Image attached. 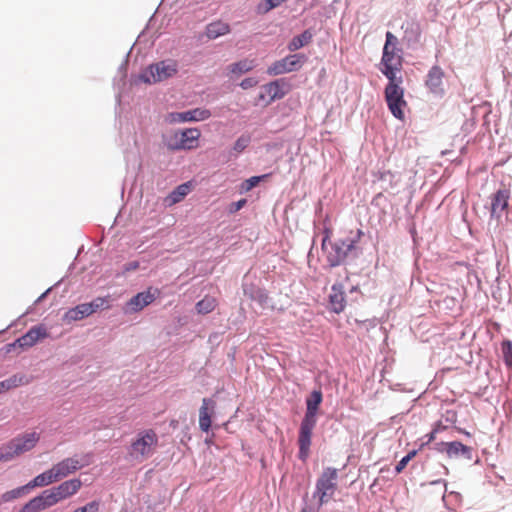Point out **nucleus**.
<instances>
[{
  "instance_id": "nucleus-1",
  "label": "nucleus",
  "mask_w": 512,
  "mask_h": 512,
  "mask_svg": "<svg viewBox=\"0 0 512 512\" xmlns=\"http://www.w3.org/2000/svg\"><path fill=\"white\" fill-rule=\"evenodd\" d=\"M322 403L323 393L320 388L313 389L305 398V414L298 431V458L303 462L309 457L312 433L317 424Z\"/></svg>"
},
{
  "instance_id": "nucleus-2",
  "label": "nucleus",
  "mask_w": 512,
  "mask_h": 512,
  "mask_svg": "<svg viewBox=\"0 0 512 512\" xmlns=\"http://www.w3.org/2000/svg\"><path fill=\"white\" fill-rule=\"evenodd\" d=\"M401 66V56L398 57V61L395 64L379 66L381 73L388 79V84L384 90L387 107L397 120L404 119V108L407 106V102L404 99V88L401 86L403 78L402 76H397Z\"/></svg>"
},
{
  "instance_id": "nucleus-3",
  "label": "nucleus",
  "mask_w": 512,
  "mask_h": 512,
  "mask_svg": "<svg viewBox=\"0 0 512 512\" xmlns=\"http://www.w3.org/2000/svg\"><path fill=\"white\" fill-rule=\"evenodd\" d=\"M330 250L326 251V260L330 268L354 263L361 254L355 239L341 238L329 243Z\"/></svg>"
},
{
  "instance_id": "nucleus-4",
  "label": "nucleus",
  "mask_w": 512,
  "mask_h": 512,
  "mask_svg": "<svg viewBox=\"0 0 512 512\" xmlns=\"http://www.w3.org/2000/svg\"><path fill=\"white\" fill-rule=\"evenodd\" d=\"M40 435L36 432L20 434L7 443L0 446V462H7L14 457L32 450L38 441Z\"/></svg>"
},
{
  "instance_id": "nucleus-5",
  "label": "nucleus",
  "mask_w": 512,
  "mask_h": 512,
  "mask_svg": "<svg viewBox=\"0 0 512 512\" xmlns=\"http://www.w3.org/2000/svg\"><path fill=\"white\" fill-rule=\"evenodd\" d=\"M178 73V65L174 60H161L151 63L138 75V80L145 84H155L172 78Z\"/></svg>"
},
{
  "instance_id": "nucleus-6",
  "label": "nucleus",
  "mask_w": 512,
  "mask_h": 512,
  "mask_svg": "<svg viewBox=\"0 0 512 512\" xmlns=\"http://www.w3.org/2000/svg\"><path fill=\"white\" fill-rule=\"evenodd\" d=\"M201 131L197 127L176 130L164 144L169 151L192 150L197 148Z\"/></svg>"
},
{
  "instance_id": "nucleus-7",
  "label": "nucleus",
  "mask_w": 512,
  "mask_h": 512,
  "mask_svg": "<svg viewBox=\"0 0 512 512\" xmlns=\"http://www.w3.org/2000/svg\"><path fill=\"white\" fill-rule=\"evenodd\" d=\"M308 61V57L304 53H291L280 60H276L267 68V74L270 76H278L291 72L299 71Z\"/></svg>"
},
{
  "instance_id": "nucleus-8",
  "label": "nucleus",
  "mask_w": 512,
  "mask_h": 512,
  "mask_svg": "<svg viewBox=\"0 0 512 512\" xmlns=\"http://www.w3.org/2000/svg\"><path fill=\"white\" fill-rule=\"evenodd\" d=\"M161 295V290L157 287L149 286L146 290L136 293L123 306V312L126 315L140 312L145 307L153 303Z\"/></svg>"
},
{
  "instance_id": "nucleus-9",
  "label": "nucleus",
  "mask_w": 512,
  "mask_h": 512,
  "mask_svg": "<svg viewBox=\"0 0 512 512\" xmlns=\"http://www.w3.org/2000/svg\"><path fill=\"white\" fill-rule=\"evenodd\" d=\"M403 29V44L411 50H417L421 47L422 29L420 22L415 18L406 19L402 27Z\"/></svg>"
},
{
  "instance_id": "nucleus-10",
  "label": "nucleus",
  "mask_w": 512,
  "mask_h": 512,
  "mask_svg": "<svg viewBox=\"0 0 512 512\" xmlns=\"http://www.w3.org/2000/svg\"><path fill=\"white\" fill-rule=\"evenodd\" d=\"M212 113L207 108L197 107L181 112L169 113V121L171 123H188V122H200L209 119Z\"/></svg>"
},
{
  "instance_id": "nucleus-11",
  "label": "nucleus",
  "mask_w": 512,
  "mask_h": 512,
  "mask_svg": "<svg viewBox=\"0 0 512 512\" xmlns=\"http://www.w3.org/2000/svg\"><path fill=\"white\" fill-rule=\"evenodd\" d=\"M157 443L156 433L149 429L137 434L136 439L131 443V449L133 453L145 456L150 454L151 448L157 445Z\"/></svg>"
},
{
  "instance_id": "nucleus-12",
  "label": "nucleus",
  "mask_w": 512,
  "mask_h": 512,
  "mask_svg": "<svg viewBox=\"0 0 512 512\" xmlns=\"http://www.w3.org/2000/svg\"><path fill=\"white\" fill-rule=\"evenodd\" d=\"M265 93L268 94L269 99L267 104H271L276 100L284 98L291 90V84L287 78H277L262 86Z\"/></svg>"
},
{
  "instance_id": "nucleus-13",
  "label": "nucleus",
  "mask_w": 512,
  "mask_h": 512,
  "mask_svg": "<svg viewBox=\"0 0 512 512\" xmlns=\"http://www.w3.org/2000/svg\"><path fill=\"white\" fill-rule=\"evenodd\" d=\"M444 77L445 72L438 65H433L426 75L425 85L429 91L437 97H443L445 94L443 87Z\"/></svg>"
},
{
  "instance_id": "nucleus-14",
  "label": "nucleus",
  "mask_w": 512,
  "mask_h": 512,
  "mask_svg": "<svg viewBox=\"0 0 512 512\" xmlns=\"http://www.w3.org/2000/svg\"><path fill=\"white\" fill-rule=\"evenodd\" d=\"M216 413V401L213 398H203L199 409V429L208 433L212 429V420Z\"/></svg>"
},
{
  "instance_id": "nucleus-15",
  "label": "nucleus",
  "mask_w": 512,
  "mask_h": 512,
  "mask_svg": "<svg viewBox=\"0 0 512 512\" xmlns=\"http://www.w3.org/2000/svg\"><path fill=\"white\" fill-rule=\"evenodd\" d=\"M337 479L338 470L334 467H326L316 480L315 490L321 491L322 495H325V492L334 494L337 489Z\"/></svg>"
},
{
  "instance_id": "nucleus-16",
  "label": "nucleus",
  "mask_w": 512,
  "mask_h": 512,
  "mask_svg": "<svg viewBox=\"0 0 512 512\" xmlns=\"http://www.w3.org/2000/svg\"><path fill=\"white\" fill-rule=\"evenodd\" d=\"M48 337V331L44 325L32 326L25 334L17 338L20 349L34 346L38 341Z\"/></svg>"
},
{
  "instance_id": "nucleus-17",
  "label": "nucleus",
  "mask_w": 512,
  "mask_h": 512,
  "mask_svg": "<svg viewBox=\"0 0 512 512\" xmlns=\"http://www.w3.org/2000/svg\"><path fill=\"white\" fill-rule=\"evenodd\" d=\"M510 199V190L508 189H498L491 196V208H490V216L491 218L500 219L502 212L507 210L509 206Z\"/></svg>"
},
{
  "instance_id": "nucleus-18",
  "label": "nucleus",
  "mask_w": 512,
  "mask_h": 512,
  "mask_svg": "<svg viewBox=\"0 0 512 512\" xmlns=\"http://www.w3.org/2000/svg\"><path fill=\"white\" fill-rule=\"evenodd\" d=\"M243 292L250 300L257 302L261 308L272 307V299L265 288L254 284H243Z\"/></svg>"
},
{
  "instance_id": "nucleus-19",
  "label": "nucleus",
  "mask_w": 512,
  "mask_h": 512,
  "mask_svg": "<svg viewBox=\"0 0 512 512\" xmlns=\"http://www.w3.org/2000/svg\"><path fill=\"white\" fill-rule=\"evenodd\" d=\"M83 468L77 456L68 457L52 466L58 481Z\"/></svg>"
},
{
  "instance_id": "nucleus-20",
  "label": "nucleus",
  "mask_w": 512,
  "mask_h": 512,
  "mask_svg": "<svg viewBox=\"0 0 512 512\" xmlns=\"http://www.w3.org/2000/svg\"><path fill=\"white\" fill-rule=\"evenodd\" d=\"M330 310L335 314H340L345 309L344 285L336 282L331 287V293L328 296Z\"/></svg>"
},
{
  "instance_id": "nucleus-21",
  "label": "nucleus",
  "mask_w": 512,
  "mask_h": 512,
  "mask_svg": "<svg viewBox=\"0 0 512 512\" xmlns=\"http://www.w3.org/2000/svg\"><path fill=\"white\" fill-rule=\"evenodd\" d=\"M386 39L382 50L380 65L393 64L396 55L397 37L390 31L386 32Z\"/></svg>"
},
{
  "instance_id": "nucleus-22",
  "label": "nucleus",
  "mask_w": 512,
  "mask_h": 512,
  "mask_svg": "<svg viewBox=\"0 0 512 512\" xmlns=\"http://www.w3.org/2000/svg\"><path fill=\"white\" fill-rule=\"evenodd\" d=\"M315 34L316 33L312 28L305 29L301 34L292 37V39L287 43V50L291 53H297L296 51L307 46L312 41Z\"/></svg>"
},
{
  "instance_id": "nucleus-23",
  "label": "nucleus",
  "mask_w": 512,
  "mask_h": 512,
  "mask_svg": "<svg viewBox=\"0 0 512 512\" xmlns=\"http://www.w3.org/2000/svg\"><path fill=\"white\" fill-rule=\"evenodd\" d=\"M82 482L78 478H73L66 480L59 484L58 486H54L55 491L59 495L61 500H64L74 494L81 488Z\"/></svg>"
},
{
  "instance_id": "nucleus-24",
  "label": "nucleus",
  "mask_w": 512,
  "mask_h": 512,
  "mask_svg": "<svg viewBox=\"0 0 512 512\" xmlns=\"http://www.w3.org/2000/svg\"><path fill=\"white\" fill-rule=\"evenodd\" d=\"M192 183L190 181L181 183L175 187L166 197L165 202L167 205H173L181 202L191 191Z\"/></svg>"
},
{
  "instance_id": "nucleus-25",
  "label": "nucleus",
  "mask_w": 512,
  "mask_h": 512,
  "mask_svg": "<svg viewBox=\"0 0 512 512\" xmlns=\"http://www.w3.org/2000/svg\"><path fill=\"white\" fill-rule=\"evenodd\" d=\"M58 479L56 478L54 471L52 467L37 476H35L32 480H30L27 484L30 489V491L36 487H46L50 484H53L57 482Z\"/></svg>"
},
{
  "instance_id": "nucleus-26",
  "label": "nucleus",
  "mask_w": 512,
  "mask_h": 512,
  "mask_svg": "<svg viewBox=\"0 0 512 512\" xmlns=\"http://www.w3.org/2000/svg\"><path fill=\"white\" fill-rule=\"evenodd\" d=\"M230 31L231 28L228 23L222 21H214L206 26L205 33L209 39L214 40L230 33Z\"/></svg>"
},
{
  "instance_id": "nucleus-27",
  "label": "nucleus",
  "mask_w": 512,
  "mask_h": 512,
  "mask_svg": "<svg viewBox=\"0 0 512 512\" xmlns=\"http://www.w3.org/2000/svg\"><path fill=\"white\" fill-rule=\"evenodd\" d=\"M29 383L27 376L23 373H17L12 375L11 377L0 381V394L11 389L17 388L22 385H26Z\"/></svg>"
},
{
  "instance_id": "nucleus-28",
  "label": "nucleus",
  "mask_w": 512,
  "mask_h": 512,
  "mask_svg": "<svg viewBox=\"0 0 512 512\" xmlns=\"http://www.w3.org/2000/svg\"><path fill=\"white\" fill-rule=\"evenodd\" d=\"M87 311H85V307L83 303H80L72 308H69L63 315L62 320L66 324H71L72 322L82 320L88 317Z\"/></svg>"
},
{
  "instance_id": "nucleus-29",
  "label": "nucleus",
  "mask_w": 512,
  "mask_h": 512,
  "mask_svg": "<svg viewBox=\"0 0 512 512\" xmlns=\"http://www.w3.org/2000/svg\"><path fill=\"white\" fill-rule=\"evenodd\" d=\"M40 499V502L45 509L50 508L54 505H56L58 502L61 501L59 495L55 491V488L52 487L50 489L43 490L40 494L37 495Z\"/></svg>"
},
{
  "instance_id": "nucleus-30",
  "label": "nucleus",
  "mask_w": 512,
  "mask_h": 512,
  "mask_svg": "<svg viewBox=\"0 0 512 512\" xmlns=\"http://www.w3.org/2000/svg\"><path fill=\"white\" fill-rule=\"evenodd\" d=\"M270 173L251 176L248 179H245L239 186V192L241 194L247 193L257 187L261 182L270 177Z\"/></svg>"
},
{
  "instance_id": "nucleus-31",
  "label": "nucleus",
  "mask_w": 512,
  "mask_h": 512,
  "mask_svg": "<svg viewBox=\"0 0 512 512\" xmlns=\"http://www.w3.org/2000/svg\"><path fill=\"white\" fill-rule=\"evenodd\" d=\"M27 487H28V484L26 483L25 485H22V486H19L17 488H14L12 490L6 491L5 493H3L0 496V505L2 503H7V502H10V501H13V500H15L17 498H20L23 495L29 493L30 489L27 488Z\"/></svg>"
},
{
  "instance_id": "nucleus-32",
  "label": "nucleus",
  "mask_w": 512,
  "mask_h": 512,
  "mask_svg": "<svg viewBox=\"0 0 512 512\" xmlns=\"http://www.w3.org/2000/svg\"><path fill=\"white\" fill-rule=\"evenodd\" d=\"M108 297H96L90 302L83 303L85 307V311H87L88 315H92L100 309H106L109 307Z\"/></svg>"
},
{
  "instance_id": "nucleus-33",
  "label": "nucleus",
  "mask_w": 512,
  "mask_h": 512,
  "mask_svg": "<svg viewBox=\"0 0 512 512\" xmlns=\"http://www.w3.org/2000/svg\"><path fill=\"white\" fill-rule=\"evenodd\" d=\"M287 0H262L256 6V13L259 15H265L271 10L280 7Z\"/></svg>"
},
{
  "instance_id": "nucleus-34",
  "label": "nucleus",
  "mask_w": 512,
  "mask_h": 512,
  "mask_svg": "<svg viewBox=\"0 0 512 512\" xmlns=\"http://www.w3.org/2000/svg\"><path fill=\"white\" fill-rule=\"evenodd\" d=\"M254 68L253 61L248 59L239 60L229 66V70L233 74L241 75L251 71Z\"/></svg>"
},
{
  "instance_id": "nucleus-35",
  "label": "nucleus",
  "mask_w": 512,
  "mask_h": 512,
  "mask_svg": "<svg viewBox=\"0 0 512 512\" xmlns=\"http://www.w3.org/2000/svg\"><path fill=\"white\" fill-rule=\"evenodd\" d=\"M252 136L248 132L242 133L234 142L232 146V151L236 154L242 153L251 143Z\"/></svg>"
},
{
  "instance_id": "nucleus-36",
  "label": "nucleus",
  "mask_w": 512,
  "mask_h": 512,
  "mask_svg": "<svg viewBox=\"0 0 512 512\" xmlns=\"http://www.w3.org/2000/svg\"><path fill=\"white\" fill-rule=\"evenodd\" d=\"M418 452L419 451L417 449H413L409 451L405 456H403L395 465V474H400L406 468L408 463L418 454Z\"/></svg>"
},
{
  "instance_id": "nucleus-37",
  "label": "nucleus",
  "mask_w": 512,
  "mask_h": 512,
  "mask_svg": "<svg viewBox=\"0 0 512 512\" xmlns=\"http://www.w3.org/2000/svg\"><path fill=\"white\" fill-rule=\"evenodd\" d=\"M41 510H44V508H43L38 496H35V497L31 498L28 502H26L21 507L19 512H39Z\"/></svg>"
},
{
  "instance_id": "nucleus-38",
  "label": "nucleus",
  "mask_w": 512,
  "mask_h": 512,
  "mask_svg": "<svg viewBox=\"0 0 512 512\" xmlns=\"http://www.w3.org/2000/svg\"><path fill=\"white\" fill-rule=\"evenodd\" d=\"M463 447H464V444L460 441H450L448 442V452H447V456L449 458H457L459 456H461V453H463Z\"/></svg>"
},
{
  "instance_id": "nucleus-39",
  "label": "nucleus",
  "mask_w": 512,
  "mask_h": 512,
  "mask_svg": "<svg viewBox=\"0 0 512 512\" xmlns=\"http://www.w3.org/2000/svg\"><path fill=\"white\" fill-rule=\"evenodd\" d=\"M502 352L505 365L507 367H512V344L510 341H503Z\"/></svg>"
},
{
  "instance_id": "nucleus-40",
  "label": "nucleus",
  "mask_w": 512,
  "mask_h": 512,
  "mask_svg": "<svg viewBox=\"0 0 512 512\" xmlns=\"http://www.w3.org/2000/svg\"><path fill=\"white\" fill-rule=\"evenodd\" d=\"M100 505H101L100 500H92V501L86 503L85 505L76 508L72 512H99Z\"/></svg>"
},
{
  "instance_id": "nucleus-41",
  "label": "nucleus",
  "mask_w": 512,
  "mask_h": 512,
  "mask_svg": "<svg viewBox=\"0 0 512 512\" xmlns=\"http://www.w3.org/2000/svg\"><path fill=\"white\" fill-rule=\"evenodd\" d=\"M214 309L213 301L202 299L196 303V310L200 314L210 313Z\"/></svg>"
},
{
  "instance_id": "nucleus-42",
  "label": "nucleus",
  "mask_w": 512,
  "mask_h": 512,
  "mask_svg": "<svg viewBox=\"0 0 512 512\" xmlns=\"http://www.w3.org/2000/svg\"><path fill=\"white\" fill-rule=\"evenodd\" d=\"M333 495L334 494H332L331 492H325V495H322L321 491L315 490L313 493V498H318L317 504L319 505V507H322L333 497Z\"/></svg>"
},
{
  "instance_id": "nucleus-43",
  "label": "nucleus",
  "mask_w": 512,
  "mask_h": 512,
  "mask_svg": "<svg viewBox=\"0 0 512 512\" xmlns=\"http://www.w3.org/2000/svg\"><path fill=\"white\" fill-rule=\"evenodd\" d=\"M332 235V229L328 226H324L323 228V237L321 240V250L323 252L327 251V245L330 243V237Z\"/></svg>"
},
{
  "instance_id": "nucleus-44",
  "label": "nucleus",
  "mask_w": 512,
  "mask_h": 512,
  "mask_svg": "<svg viewBox=\"0 0 512 512\" xmlns=\"http://www.w3.org/2000/svg\"><path fill=\"white\" fill-rule=\"evenodd\" d=\"M435 438L436 435L432 431H430L429 433L420 438L421 443L419 444L417 450H423L426 446H429L430 443H432L435 440Z\"/></svg>"
},
{
  "instance_id": "nucleus-45",
  "label": "nucleus",
  "mask_w": 512,
  "mask_h": 512,
  "mask_svg": "<svg viewBox=\"0 0 512 512\" xmlns=\"http://www.w3.org/2000/svg\"><path fill=\"white\" fill-rule=\"evenodd\" d=\"M247 203L245 198H241L235 202H231L228 207V212L233 214L241 210Z\"/></svg>"
},
{
  "instance_id": "nucleus-46",
  "label": "nucleus",
  "mask_w": 512,
  "mask_h": 512,
  "mask_svg": "<svg viewBox=\"0 0 512 512\" xmlns=\"http://www.w3.org/2000/svg\"><path fill=\"white\" fill-rule=\"evenodd\" d=\"M139 266H140V263L137 260L127 262L122 266L121 273H118L117 275H125L128 272L135 271L139 268Z\"/></svg>"
},
{
  "instance_id": "nucleus-47",
  "label": "nucleus",
  "mask_w": 512,
  "mask_h": 512,
  "mask_svg": "<svg viewBox=\"0 0 512 512\" xmlns=\"http://www.w3.org/2000/svg\"><path fill=\"white\" fill-rule=\"evenodd\" d=\"M258 79L256 77H247L245 79H243L239 86L243 89V90H247V89H250L252 87H255L257 84H258Z\"/></svg>"
},
{
  "instance_id": "nucleus-48",
  "label": "nucleus",
  "mask_w": 512,
  "mask_h": 512,
  "mask_svg": "<svg viewBox=\"0 0 512 512\" xmlns=\"http://www.w3.org/2000/svg\"><path fill=\"white\" fill-rule=\"evenodd\" d=\"M129 56H130V51L127 52L125 60L120 64V66L118 68V71L122 74L120 81L122 82L123 85L125 84Z\"/></svg>"
},
{
  "instance_id": "nucleus-49",
  "label": "nucleus",
  "mask_w": 512,
  "mask_h": 512,
  "mask_svg": "<svg viewBox=\"0 0 512 512\" xmlns=\"http://www.w3.org/2000/svg\"><path fill=\"white\" fill-rule=\"evenodd\" d=\"M321 507L317 504V506H313L307 503V494L303 497V506L300 512H319Z\"/></svg>"
},
{
  "instance_id": "nucleus-50",
  "label": "nucleus",
  "mask_w": 512,
  "mask_h": 512,
  "mask_svg": "<svg viewBox=\"0 0 512 512\" xmlns=\"http://www.w3.org/2000/svg\"><path fill=\"white\" fill-rule=\"evenodd\" d=\"M431 448L439 453H443V452L447 453L448 452V442H444V441L437 442Z\"/></svg>"
},
{
  "instance_id": "nucleus-51",
  "label": "nucleus",
  "mask_w": 512,
  "mask_h": 512,
  "mask_svg": "<svg viewBox=\"0 0 512 512\" xmlns=\"http://www.w3.org/2000/svg\"><path fill=\"white\" fill-rule=\"evenodd\" d=\"M16 348H19V344L17 343V339L11 343L6 344L2 350L5 354H9L13 352Z\"/></svg>"
},
{
  "instance_id": "nucleus-52",
  "label": "nucleus",
  "mask_w": 512,
  "mask_h": 512,
  "mask_svg": "<svg viewBox=\"0 0 512 512\" xmlns=\"http://www.w3.org/2000/svg\"><path fill=\"white\" fill-rule=\"evenodd\" d=\"M92 457H93V454L91 452H89V453L82 455L81 458L79 459V461H80V463H83V467H85V466H88L91 464Z\"/></svg>"
},
{
  "instance_id": "nucleus-53",
  "label": "nucleus",
  "mask_w": 512,
  "mask_h": 512,
  "mask_svg": "<svg viewBox=\"0 0 512 512\" xmlns=\"http://www.w3.org/2000/svg\"><path fill=\"white\" fill-rule=\"evenodd\" d=\"M446 429V426L443 425L442 421L441 420H438L434 423L433 425V428H432V432L437 435L439 432L441 431H444Z\"/></svg>"
},
{
  "instance_id": "nucleus-54",
  "label": "nucleus",
  "mask_w": 512,
  "mask_h": 512,
  "mask_svg": "<svg viewBox=\"0 0 512 512\" xmlns=\"http://www.w3.org/2000/svg\"><path fill=\"white\" fill-rule=\"evenodd\" d=\"M445 420L446 422L455 423L457 421L456 412L452 410H447Z\"/></svg>"
},
{
  "instance_id": "nucleus-55",
  "label": "nucleus",
  "mask_w": 512,
  "mask_h": 512,
  "mask_svg": "<svg viewBox=\"0 0 512 512\" xmlns=\"http://www.w3.org/2000/svg\"><path fill=\"white\" fill-rule=\"evenodd\" d=\"M463 449L464 450H463V453H461V456H463L467 460H472L473 454H472L471 447L464 445Z\"/></svg>"
},
{
  "instance_id": "nucleus-56",
  "label": "nucleus",
  "mask_w": 512,
  "mask_h": 512,
  "mask_svg": "<svg viewBox=\"0 0 512 512\" xmlns=\"http://www.w3.org/2000/svg\"><path fill=\"white\" fill-rule=\"evenodd\" d=\"M54 286H51L49 287L48 289H46L35 301V304H38L40 302H42L48 295L49 293L51 292V290L53 289Z\"/></svg>"
},
{
  "instance_id": "nucleus-57",
  "label": "nucleus",
  "mask_w": 512,
  "mask_h": 512,
  "mask_svg": "<svg viewBox=\"0 0 512 512\" xmlns=\"http://www.w3.org/2000/svg\"><path fill=\"white\" fill-rule=\"evenodd\" d=\"M362 235H363L362 230L358 229L357 233H356V235L354 237H347L346 239H355L356 240V244H357Z\"/></svg>"
},
{
  "instance_id": "nucleus-58",
  "label": "nucleus",
  "mask_w": 512,
  "mask_h": 512,
  "mask_svg": "<svg viewBox=\"0 0 512 512\" xmlns=\"http://www.w3.org/2000/svg\"><path fill=\"white\" fill-rule=\"evenodd\" d=\"M430 485H438V484H443L445 487L447 486V482L443 479H437V480H433L429 483Z\"/></svg>"
},
{
  "instance_id": "nucleus-59",
  "label": "nucleus",
  "mask_w": 512,
  "mask_h": 512,
  "mask_svg": "<svg viewBox=\"0 0 512 512\" xmlns=\"http://www.w3.org/2000/svg\"><path fill=\"white\" fill-rule=\"evenodd\" d=\"M457 431H458L459 433L464 434V435H465V436H467V437H470V436H471V434H470L468 431H466L465 429L457 428Z\"/></svg>"
},
{
  "instance_id": "nucleus-60",
  "label": "nucleus",
  "mask_w": 512,
  "mask_h": 512,
  "mask_svg": "<svg viewBox=\"0 0 512 512\" xmlns=\"http://www.w3.org/2000/svg\"><path fill=\"white\" fill-rule=\"evenodd\" d=\"M116 103H117V105H120V103H121V93L120 92H118L116 94Z\"/></svg>"
},
{
  "instance_id": "nucleus-61",
  "label": "nucleus",
  "mask_w": 512,
  "mask_h": 512,
  "mask_svg": "<svg viewBox=\"0 0 512 512\" xmlns=\"http://www.w3.org/2000/svg\"><path fill=\"white\" fill-rule=\"evenodd\" d=\"M266 94H267V93H260V94L258 95V99H259V100H265V95H266Z\"/></svg>"
},
{
  "instance_id": "nucleus-62",
  "label": "nucleus",
  "mask_w": 512,
  "mask_h": 512,
  "mask_svg": "<svg viewBox=\"0 0 512 512\" xmlns=\"http://www.w3.org/2000/svg\"><path fill=\"white\" fill-rule=\"evenodd\" d=\"M12 326H13V323H11L10 325H8L5 329L0 330V334H2V333H4V332H6V331H7L10 327H12Z\"/></svg>"
},
{
  "instance_id": "nucleus-63",
  "label": "nucleus",
  "mask_w": 512,
  "mask_h": 512,
  "mask_svg": "<svg viewBox=\"0 0 512 512\" xmlns=\"http://www.w3.org/2000/svg\"><path fill=\"white\" fill-rule=\"evenodd\" d=\"M358 290H359L358 286H352L350 289V292L353 293V292H357Z\"/></svg>"
},
{
  "instance_id": "nucleus-64",
  "label": "nucleus",
  "mask_w": 512,
  "mask_h": 512,
  "mask_svg": "<svg viewBox=\"0 0 512 512\" xmlns=\"http://www.w3.org/2000/svg\"><path fill=\"white\" fill-rule=\"evenodd\" d=\"M441 467H442V469L444 470V474H445V475H448V474H449V470H448V468H447L446 466H444V465H441Z\"/></svg>"
}]
</instances>
